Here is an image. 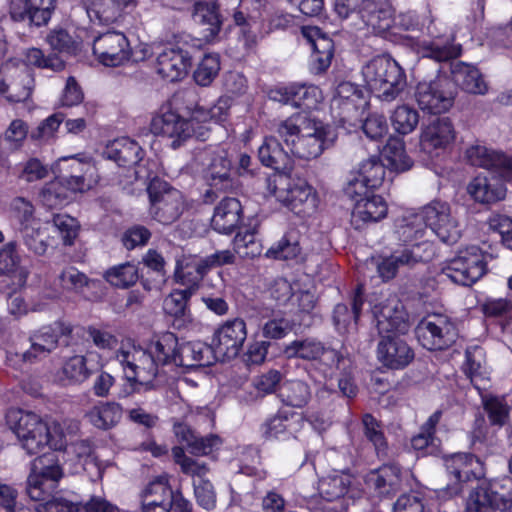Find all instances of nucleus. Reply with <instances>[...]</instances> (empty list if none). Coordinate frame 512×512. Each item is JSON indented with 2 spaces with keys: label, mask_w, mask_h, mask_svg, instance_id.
I'll use <instances>...</instances> for the list:
<instances>
[{
  "label": "nucleus",
  "mask_w": 512,
  "mask_h": 512,
  "mask_svg": "<svg viewBox=\"0 0 512 512\" xmlns=\"http://www.w3.org/2000/svg\"><path fill=\"white\" fill-rule=\"evenodd\" d=\"M460 53V45L438 41L432 42L425 48L420 65L425 66L429 60H434L436 76L429 81L422 80L416 86L415 99L421 110L431 114H440L453 106L457 94L456 87L448 76L439 74L438 63L456 58Z\"/></svg>",
  "instance_id": "f257e3e1"
},
{
  "label": "nucleus",
  "mask_w": 512,
  "mask_h": 512,
  "mask_svg": "<svg viewBox=\"0 0 512 512\" xmlns=\"http://www.w3.org/2000/svg\"><path fill=\"white\" fill-rule=\"evenodd\" d=\"M376 327L381 340L377 353L380 362L391 369H402L414 359V352L401 337L409 329L408 314L399 301L381 307L376 314Z\"/></svg>",
  "instance_id": "f03ea898"
},
{
  "label": "nucleus",
  "mask_w": 512,
  "mask_h": 512,
  "mask_svg": "<svg viewBox=\"0 0 512 512\" xmlns=\"http://www.w3.org/2000/svg\"><path fill=\"white\" fill-rule=\"evenodd\" d=\"M399 233L405 242L410 243L398 245L389 255L379 257L377 272L383 281L394 279L400 270H410L418 264L429 262L435 254L429 241L412 243L425 233L421 223L407 222L400 226Z\"/></svg>",
  "instance_id": "7ed1b4c3"
},
{
  "label": "nucleus",
  "mask_w": 512,
  "mask_h": 512,
  "mask_svg": "<svg viewBox=\"0 0 512 512\" xmlns=\"http://www.w3.org/2000/svg\"><path fill=\"white\" fill-rule=\"evenodd\" d=\"M6 422L30 455L39 453L46 446L54 450L65 447L66 442L59 425L50 426L34 413L11 409L6 414Z\"/></svg>",
  "instance_id": "20e7f679"
},
{
  "label": "nucleus",
  "mask_w": 512,
  "mask_h": 512,
  "mask_svg": "<svg viewBox=\"0 0 512 512\" xmlns=\"http://www.w3.org/2000/svg\"><path fill=\"white\" fill-rule=\"evenodd\" d=\"M368 89L385 102L395 100L406 87V75L402 67L391 57L377 56L362 68Z\"/></svg>",
  "instance_id": "39448f33"
},
{
  "label": "nucleus",
  "mask_w": 512,
  "mask_h": 512,
  "mask_svg": "<svg viewBox=\"0 0 512 512\" xmlns=\"http://www.w3.org/2000/svg\"><path fill=\"white\" fill-rule=\"evenodd\" d=\"M189 167L209 187L225 191L233 186L232 161L222 148L211 145L195 148Z\"/></svg>",
  "instance_id": "423d86ee"
},
{
  "label": "nucleus",
  "mask_w": 512,
  "mask_h": 512,
  "mask_svg": "<svg viewBox=\"0 0 512 512\" xmlns=\"http://www.w3.org/2000/svg\"><path fill=\"white\" fill-rule=\"evenodd\" d=\"M151 217L163 225L177 221L184 212L182 193L165 180L154 177L147 186Z\"/></svg>",
  "instance_id": "0eeeda50"
},
{
  "label": "nucleus",
  "mask_w": 512,
  "mask_h": 512,
  "mask_svg": "<svg viewBox=\"0 0 512 512\" xmlns=\"http://www.w3.org/2000/svg\"><path fill=\"white\" fill-rule=\"evenodd\" d=\"M512 508V478H502L481 482L470 494L467 512H495Z\"/></svg>",
  "instance_id": "6e6552de"
},
{
  "label": "nucleus",
  "mask_w": 512,
  "mask_h": 512,
  "mask_svg": "<svg viewBox=\"0 0 512 512\" xmlns=\"http://www.w3.org/2000/svg\"><path fill=\"white\" fill-rule=\"evenodd\" d=\"M59 450L45 452L36 457L31 463V473L27 479L26 491L28 496L39 502L44 503L53 496L47 498L45 489L52 488L54 483L58 482L63 476V470L60 465Z\"/></svg>",
  "instance_id": "1a4fd4ad"
},
{
  "label": "nucleus",
  "mask_w": 512,
  "mask_h": 512,
  "mask_svg": "<svg viewBox=\"0 0 512 512\" xmlns=\"http://www.w3.org/2000/svg\"><path fill=\"white\" fill-rule=\"evenodd\" d=\"M415 334L420 345L427 350H445L456 342L458 329L448 316L433 314L418 323Z\"/></svg>",
  "instance_id": "9d476101"
},
{
  "label": "nucleus",
  "mask_w": 512,
  "mask_h": 512,
  "mask_svg": "<svg viewBox=\"0 0 512 512\" xmlns=\"http://www.w3.org/2000/svg\"><path fill=\"white\" fill-rule=\"evenodd\" d=\"M72 331V325L62 320L43 326L30 335L31 346L20 354L21 360L24 363H34L41 357L51 354L60 344L69 346L66 338L72 334Z\"/></svg>",
  "instance_id": "9b49d317"
},
{
  "label": "nucleus",
  "mask_w": 512,
  "mask_h": 512,
  "mask_svg": "<svg viewBox=\"0 0 512 512\" xmlns=\"http://www.w3.org/2000/svg\"><path fill=\"white\" fill-rule=\"evenodd\" d=\"M442 272L454 283L470 286L486 273V263L479 248L472 246L449 260Z\"/></svg>",
  "instance_id": "f8f14e48"
},
{
  "label": "nucleus",
  "mask_w": 512,
  "mask_h": 512,
  "mask_svg": "<svg viewBox=\"0 0 512 512\" xmlns=\"http://www.w3.org/2000/svg\"><path fill=\"white\" fill-rule=\"evenodd\" d=\"M34 77L30 68L12 61L0 67V94L10 102L26 101L33 90Z\"/></svg>",
  "instance_id": "ddd939ff"
},
{
  "label": "nucleus",
  "mask_w": 512,
  "mask_h": 512,
  "mask_svg": "<svg viewBox=\"0 0 512 512\" xmlns=\"http://www.w3.org/2000/svg\"><path fill=\"white\" fill-rule=\"evenodd\" d=\"M422 220L444 243L454 244L461 237V229L447 202L432 201L422 209Z\"/></svg>",
  "instance_id": "4468645a"
},
{
  "label": "nucleus",
  "mask_w": 512,
  "mask_h": 512,
  "mask_svg": "<svg viewBox=\"0 0 512 512\" xmlns=\"http://www.w3.org/2000/svg\"><path fill=\"white\" fill-rule=\"evenodd\" d=\"M93 53L100 63L116 67L129 61L132 57L130 43L124 33L107 31L93 41Z\"/></svg>",
  "instance_id": "2eb2a0df"
},
{
  "label": "nucleus",
  "mask_w": 512,
  "mask_h": 512,
  "mask_svg": "<svg viewBox=\"0 0 512 512\" xmlns=\"http://www.w3.org/2000/svg\"><path fill=\"white\" fill-rule=\"evenodd\" d=\"M246 337L247 331L244 320L236 318L223 324L216 331L211 345L216 360H230L237 357Z\"/></svg>",
  "instance_id": "dca6fc26"
},
{
  "label": "nucleus",
  "mask_w": 512,
  "mask_h": 512,
  "mask_svg": "<svg viewBox=\"0 0 512 512\" xmlns=\"http://www.w3.org/2000/svg\"><path fill=\"white\" fill-rule=\"evenodd\" d=\"M150 130L155 135L170 139V146L173 149H178L189 138L197 134L190 121L171 110L154 116L151 120Z\"/></svg>",
  "instance_id": "f3484780"
},
{
  "label": "nucleus",
  "mask_w": 512,
  "mask_h": 512,
  "mask_svg": "<svg viewBox=\"0 0 512 512\" xmlns=\"http://www.w3.org/2000/svg\"><path fill=\"white\" fill-rule=\"evenodd\" d=\"M308 132L298 138L297 143H294L290 148L291 153L301 159H315L319 157L324 149L328 148L333 143V133L331 129L325 127L321 122L307 121L305 127Z\"/></svg>",
  "instance_id": "a211bd4d"
},
{
  "label": "nucleus",
  "mask_w": 512,
  "mask_h": 512,
  "mask_svg": "<svg viewBox=\"0 0 512 512\" xmlns=\"http://www.w3.org/2000/svg\"><path fill=\"white\" fill-rule=\"evenodd\" d=\"M35 512H120L119 508L100 497H92L87 502L75 497L53 495V497L35 506Z\"/></svg>",
  "instance_id": "6ab92c4d"
},
{
  "label": "nucleus",
  "mask_w": 512,
  "mask_h": 512,
  "mask_svg": "<svg viewBox=\"0 0 512 512\" xmlns=\"http://www.w3.org/2000/svg\"><path fill=\"white\" fill-rule=\"evenodd\" d=\"M57 0H11L9 13L14 21H28L41 27L48 24L56 9Z\"/></svg>",
  "instance_id": "aec40b11"
},
{
  "label": "nucleus",
  "mask_w": 512,
  "mask_h": 512,
  "mask_svg": "<svg viewBox=\"0 0 512 512\" xmlns=\"http://www.w3.org/2000/svg\"><path fill=\"white\" fill-rule=\"evenodd\" d=\"M333 103L341 110V119L347 123L362 121L361 115L367 106L363 90L352 82H340L335 89Z\"/></svg>",
  "instance_id": "412c9836"
},
{
  "label": "nucleus",
  "mask_w": 512,
  "mask_h": 512,
  "mask_svg": "<svg viewBox=\"0 0 512 512\" xmlns=\"http://www.w3.org/2000/svg\"><path fill=\"white\" fill-rule=\"evenodd\" d=\"M454 139L455 131L451 120L448 117H436L423 128L420 148L430 157L437 156L438 151L445 149Z\"/></svg>",
  "instance_id": "4be33fe9"
},
{
  "label": "nucleus",
  "mask_w": 512,
  "mask_h": 512,
  "mask_svg": "<svg viewBox=\"0 0 512 512\" xmlns=\"http://www.w3.org/2000/svg\"><path fill=\"white\" fill-rule=\"evenodd\" d=\"M116 358L122 366L130 369L132 375L128 376L129 379L148 382L158 374L160 363L150 347L148 351L135 348L133 351L120 350L117 352Z\"/></svg>",
  "instance_id": "5701e85b"
},
{
  "label": "nucleus",
  "mask_w": 512,
  "mask_h": 512,
  "mask_svg": "<svg viewBox=\"0 0 512 512\" xmlns=\"http://www.w3.org/2000/svg\"><path fill=\"white\" fill-rule=\"evenodd\" d=\"M286 358H300L303 360H317L322 355L327 357L330 365L336 368L340 367V363L344 360L343 355L333 348H327L324 344L315 338H305L294 340L286 345L283 349Z\"/></svg>",
  "instance_id": "b1692460"
},
{
  "label": "nucleus",
  "mask_w": 512,
  "mask_h": 512,
  "mask_svg": "<svg viewBox=\"0 0 512 512\" xmlns=\"http://www.w3.org/2000/svg\"><path fill=\"white\" fill-rule=\"evenodd\" d=\"M191 66L192 57L188 51L180 47H170L158 55L155 69L163 79L174 82L184 78Z\"/></svg>",
  "instance_id": "393cba45"
},
{
  "label": "nucleus",
  "mask_w": 512,
  "mask_h": 512,
  "mask_svg": "<svg viewBox=\"0 0 512 512\" xmlns=\"http://www.w3.org/2000/svg\"><path fill=\"white\" fill-rule=\"evenodd\" d=\"M466 157L471 165L483 167L488 172L495 171L504 180H512V156L474 145L466 150Z\"/></svg>",
  "instance_id": "a878e982"
},
{
  "label": "nucleus",
  "mask_w": 512,
  "mask_h": 512,
  "mask_svg": "<svg viewBox=\"0 0 512 512\" xmlns=\"http://www.w3.org/2000/svg\"><path fill=\"white\" fill-rule=\"evenodd\" d=\"M192 19L202 39L211 42L219 35L223 17L215 1H197L193 5Z\"/></svg>",
  "instance_id": "bb28decb"
},
{
  "label": "nucleus",
  "mask_w": 512,
  "mask_h": 512,
  "mask_svg": "<svg viewBox=\"0 0 512 512\" xmlns=\"http://www.w3.org/2000/svg\"><path fill=\"white\" fill-rule=\"evenodd\" d=\"M104 155L106 158L113 160L118 166L128 168V171H133L135 179L143 178L140 175L141 171L136 169L140 167L139 163L143 157V149L139 144L129 138H120L110 142L105 150Z\"/></svg>",
  "instance_id": "cd10ccee"
},
{
  "label": "nucleus",
  "mask_w": 512,
  "mask_h": 512,
  "mask_svg": "<svg viewBox=\"0 0 512 512\" xmlns=\"http://www.w3.org/2000/svg\"><path fill=\"white\" fill-rule=\"evenodd\" d=\"M495 171L476 176L468 185L467 192L478 203L494 204L506 197V186Z\"/></svg>",
  "instance_id": "c85d7f7f"
},
{
  "label": "nucleus",
  "mask_w": 512,
  "mask_h": 512,
  "mask_svg": "<svg viewBox=\"0 0 512 512\" xmlns=\"http://www.w3.org/2000/svg\"><path fill=\"white\" fill-rule=\"evenodd\" d=\"M474 460V456L467 453H457L446 460L447 473L453 483L447 484L439 490V495L443 498L453 497L462 491V484L476 477L475 473L469 468Z\"/></svg>",
  "instance_id": "c756f323"
},
{
  "label": "nucleus",
  "mask_w": 512,
  "mask_h": 512,
  "mask_svg": "<svg viewBox=\"0 0 512 512\" xmlns=\"http://www.w3.org/2000/svg\"><path fill=\"white\" fill-rule=\"evenodd\" d=\"M387 210L386 202L379 195L371 194L368 197L356 199L351 214V224L355 229H361L364 224L385 218Z\"/></svg>",
  "instance_id": "7c9ffc66"
},
{
  "label": "nucleus",
  "mask_w": 512,
  "mask_h": 512,
  "mask_svg": "<svg viewBox=\"0 0 512 512\" xmlns=\"http://www.w3.org/2000/svg\"><path fill=\"white\" fill-rule=\"evenodd\" d=\"M216 361L211 345L201 341H180L176 365L186 368L210 366Z\"/></svg>",
  "instance_id": "2f4dec72"
},
{
  "label": "nucleus",
  "mask_w": 512,
  "mask_h": 512,
  "mask_svg": "<svg viewBox=\"0 0 512 512\" xmlns=\"http://www.w3.org/2000/svg\"><path fill=\"white\" fill-rule=\"evenodd\" d=\"M258 159L264 166L291 177L293 160L275 137L265 138L258 148Z\"/></svg>",
  "instance_id": "473e14b6"
},
{
  "label": "nucleus",
  "mask_w": 512,
  "mask_h": 512,
  "mask_svg": "<svg viewBox=\"0 0 512 512\" xmlns=\"http://www.w3.org/2000/svg\"><path fill=\"white\" fill-rule=\"evenodd\" d=\"M363 294V286L357 285L352 292L349 304L339 303L335 306L332 319L338 332L345 333L348 332L352 326H356L364 304Z\"/></svg>",
  "instance_id": "72a5a7b5"
},
{
  "label": "nucleus",
  "mask_w": 512,
  "mask_h": 512,
  "mask_svg": "<svg viewBox=\"0 0 512 512\" xmlns=\"http://www.w3.org/2000/svg\"><path fill=\"white\" fill-rule=\"evenodd\" d=\"M241 218L240 201L234 197H225L215 207L211 224L219 233L231 234L239 226Z\"/></svg>",
  "instance_id": "f704fd0d"
},
{
  "label": "nucleus",
  "mask_w": 512,
  "mask_h": 512,
  "mask_svg": "<svg viewBox=\"0 0 512 512\" xmlns=\"http://www.w3.org/2000/svg\"><path fill=\"white\" fill-rule=\"evenodd\" d=\"M401 468L395 463L384 464L370 471L365 478L366 483L379 494L389 495L400 489L402 478Z\"/></svg>",
  "instance_id": "c9c22d12"
},
{
  "label": "nucleus",
  "mask_w": 512,
  "mask_h": 512,
  "mask_svg": "<svg viewBox=\"0 0 512 512\" xmlns=\"http://www.w3.org/2000/svg\"><path fill=\"white\" fill-rule=\"evenodd\" d=\"M451 73L454 85L460 86L468 93L483 95L488 90L482 74L471 64L464 62L452 63Z\"/></svg>",
  "instance_id": "e433bc0d"
},
{
  "label": "nucleus",
  "mask_w": 512,
  "mask_h": 512,
  "mask_svg": "<svg viewBox=\"0 0 512 512\" xmlns=\"http://www.w3.org/2000/svg\"><path fill=\"white\" fill-rule=\"evenodd\" d=\"M207 273L202 259L182 258L176 261L174 279L177 283L185 286L184 289L195 293Z\"/></svg>",
  "instance_id": "4c0bfd02"
},
{
  "label": "nucleus",
  "mask_w": 512,
  "mask_h": 512,
  "mask_svg": "<svg viewBox=\"0 0 512 512\" xmlns=\"http://www.w3.org/2000/svg\"><path fill=\"white\" fill-rule=\"evenodd\" d=\"M193 294L190 290L175 289L164 299L163 309L174 317L173 326L177 329L184 328L192 321L188 301Z\"/></svg>",
  "instance_id": "58836bf2"
},
{
  "label": "nucleus",
  "mask_w": 512,
  "mask_h": 512,
  "mask_svg": "<svg viewBox=\"0 0 512 512\" xmlns=\"http://www.w3.org/2000/svg\"><path fill=\"white\" fill-rule=\"evenodd\" d=\"M59 287L63 292L85 296L86 290L96 288L98 280L90 279L74 266L64 268L57 276Z\"/></svg>",
  "instance_id": "ea45409f"
},
{
  "label": "nucleus",
  "mask_w": 512,
  "mask_h": 512,
  "mask_svg": "<svg viewBox=\"0 0 512 512\" xmlns=\"http://www.w3.org/2000/svg\"><path fill=\"white\" fill-rule=\"evenodd\" d=\"M279 398L286 406L303 408L311 399V390L302 380H290L280 387Z\"/></svg>",
  "instance_id": "a19ab883"
},
{
  "label": "nucleus",
  "mask_w": 512,
  "mask_h": 512,
  "mask_svg": "<svg viewBox=\"0 0 512 512\" xmlns=\"http://www.w3.org/2000/svg\"><path fill=\"white\" fill-rule=\"evenodd\" d=\"M301 253V236L296 230H291L267 250L266 256L278 260H290L298 258Z\"/></svg>",
  "instance_id": "79ce46f5"
},
{
  "label": "nucleus",
  "mask_w": 512,
  "mask_h": 512,
  "mask_svg": "<svg viewBox=\"0 0 512 512\" xmlns=\"http://www.w3.org/2000/svg\"><path fill=\"white\" fill-rule=\"evenodd\" d=\"M362 19L368 26H371L377 33L389 31L394 24L390 9L379 8L371 1H363L360 10Z\"/></svg>",
  "instance_id": "37998d69"
},
{
  "label": "nucleus",
  "mask_w": 512,
  "mask_h": 512,
  "mask_svg": "<svg viewBox=\"0 0 512 512\" xmlns=\"http://www.w3.org/2000/svg\"><path fill=\"white\" fill-rule=\"evenodd\" d=\"M352 483V476L345 471L322 478L319 481L320 495L327 501H334L343 497Z\"/></svg>",
  "instance_id": "c03bdc74"
},
{
  "label": "nucleus",
  "mask_w": 512,
  "mask_h": 512,
  "mask_svg": "<svg viewBox=\"0 0 512 512\" xmlns=\"http://www.w3.org/2000/svg\"><path fill=\"white\" fill-rule=\"evenodd\" d=\"M122 9L116 0H86V11L90 20L99 24L115 22Z\"/></svg>",
  "instance_id": "a18cd8bd"
},
{
  "label": "nucleus",
  "mask_w": 512,
  "mask_h": 512,
  "mask_svg": "<svg viewBox=\"0 0 512 512\" xmlns=\"http://www.w3.org/2000/svg\"><path fill=\"white\" fill-rule=\"evenodd\" d=\"M180 341L172 332H165L151 342L150 348L153 351L160 365L175 364L178 355Z\"/></svg>",
  "instance_id": "49530a36"
},
{
  "label": "nucleus",
  "mask_w": 512,
  "mask_h": 512,
  "mask_svg": "<svg viewBox=\"0 0 512 512\" xmlns=\"http://www.w3.org/2000/svg\"><path fill=\"white\" fill-rule=\"evenodd\" d=\"M86 417L95 427L108 430L121 420L122 407L116 402H107L93 408Z\"/></svg>",
  "instance_id": "de8ad7c7"
},
{
  "label": "nucleus",
  "mask_w": 512,
  "mask_h": 512,
  "mask_svg": "<svg viewBox=\"0 0 512 512\" xmlns=\"http://www.w3.org/2000/svg\"><path fill=\"white\" fill-rule=\"evenodd\" d=\"M481 401L491 425L502 427L509 421L511 408L504 397L485 393Z\"/></svg>",
  "instance_id": "09e8293b"
},
{
  "label": "nucleus",
  "mask_w": 512,
  "mask_h": 512,
  "mask_svg": "<svg viewBox=\"0 0 512 512\" xmlns=\"http://www.w3.org/2000/svg\"><path fill=\"white\" fill-rule=\"evenodd\" d=\"M282 201L296 213L304 212L301 206L311 203L314 205V198L312 197V187L308 185L305 180L299 179L297 183L287 184L286 195Z\"/></svg>",
  "instance_id": "8fccbe9b"
},
{
  "label": "nucleus",
  "mask_w": 512,
  "mask_h": 512,
  "mask_svg": "<svg viewBox=\"0 0 512 512\" xmlns=\"http://www.w3.org/2000/svg\"><path fill=\"white\" fill-rule=\"evenodd\" d=\"M104 279L112 286L128 288L139 280V272L136 265L126 262L107 269L103 275Z\"/></svg>",
  "instance_id": "3c124183"
},
{
  "label": "nucleus",
  "mask_w": 512,
  "mask_h": 512,
  "mask_svg": "<svg viewBox=\"0 0 512 512\" xmlns=\"http://www.w3.org/2000/svg\"><path fill=\"white\" fill-rule=\"evenodd\" d=\"M172 455L175 463L180 466L182 473L197 478V480H206L205 477L209 473L210 468L205 462H200L187 456L184 449L179 446L172 448Z\"/></svg>",
  "instance_id": "603ef678"
},
{
  "label": "nucleus",
  "mask_w": 512,
  "mask_h": 512,
  "mask_svg": "<svg viewBox=\"0 0 512 512\" xmlns=\"http://www.w3.org/2000/svg\"><path fill=\"white\" fill-rule=\"evenodd\" d=\"M383 154L397 171H406L412 167L413 162L406 154L404 142L400 138L390 137L383 148Z\"/></svg>",
  "instance_id": "864d4df0"
},
{
  "label": "nucleus",
  "mask_w": 512,
  "mask_h": 512,
  "mask_svg": "<svg viewBox=\"0 0 512 512\" xmlns=\"http://www.w3.org/2000/svg\"><path fill=\"white\" fill-rule=\"evenodd\" d=\"M362 424L364 435L374 445L378 458L386 457L388 446L380 422L371 414H365Z\"/></svg>",
  "instance_id": "5fc2aeb1"
},
{
  "label": "nucleus",
  "mask_w": 512,
  "mask_h": 512,
  "mask_svg": "<svg viewBox=\"0 0 512 512\" xmlns=\"http://www.w3.org/2000/svg\"><path fill=\"white\" fill-rule=\"evenodd\" d=\"M142 263L153 271L156 275L154 283L151 284L147 279L141 278V284L144 289L151 291L153 288H158L162 283L165 282L166 271H165V260L163 256L154 249H149L142 258Z\"/></svg>",
  "instance_id": "6e6d98bb"
},
{
  "label": "nucleus",
  "mask_w": 512,
  "mask_h": 512,
  "mask_svg": "<svg viewBox=\"0 0 512 512\" xmlns=\"http://www.w3.org/2000/svg\"><path fill=\"white\" fill-rule=\"evenodd\" d=\"M61 372L64 379L70 384H80L92 374V371L87 367L86 358L82 355H74L67 359Z\"/></svg>",
  "instance_id": "4d7b16f0"
},
{
  "label": "nucleus",
  "mask_w": 512,
  "mask_h": 512,
  "mask_svg": "<svg viewBox=\"0 0 512 512\" xmlns=\"http://www.w3.org/2000/svg\"><path fill=\"white\" fill-rule=\"evenodd\" d=\"M482 349L478 346L468 347L465 351L466 361L464 363V372L470 379L471 383L477 390H482L485 387L482 385L484 378L482 377Z\"/></svg>",
  "instance_id": "13d9d810"
},
{
  "label": "nucleus",
  "mask_w": 512,
  "mask_h": 512,
  "mask_svg": "<svg viewBox=\"0 0 512 512\" xmlns=\"http://www.w3.org/2000/svg\"><path fill=\"white\" fill-rule=\"evenodd\" d=\"M22 64L26 67L34 66L41 69H51L61 71L64 68V61L56 55L45 56L43 51L38 48L27 49L22 58Z\"/></svg>",
  "instance_id": "bf43d9fd"
},
{
  "label": "nucleus",
  "mask_w": 512,
  "mask_h": 512,
  "mask_svg": "<svg viewBox=\"0 0 512 512\" xmlns=\"http://www.w3.org/2000/svg\"><path fill=\"white\" fill-rule=\"evenodd\" d=\"M386 169L378 156H371L363 161L358 170V175L366 181L371 188H378L385 179Z\"/></svg>",
  "instance_id": "052dcab7"
},
{
  "label": "nucleus",
  "mask_w": 512,
  "mask_h": 512,
  "mask_svg": "<svg viewBox=\"0 0 512 512\" xmlns=\"http://www.w3.org/2000/svg\"><path fill=\"white\" fill-rule=\"evenodd\" d=\"M391 122L397 133L407 135L417 127L419 114L410 106H398L391 116Z\"/></svg>",
  "instance_id": "680f3d73"
},
{
  "label": "nucleus",
  "mask_w": 512,
  "mask_h": 512,
  "mask_svg": "<svg viewBox=\"0 0 512 512\" xmlns=\"http://www.w3.org/2000/svg\"><path fill=\"white\" fill-rule=\"evenodd\" d=\"M70 192L65 183L57 178L45 185L41 192L42 203L49 208H57L69 201Z\"/></svg>",
  "instance_id": "e2e57ef3"
},
{
  "label": "nucleus",
  "mask_w": 512,
  "mask_h": 512,
  "mask_svg": "<svg viewBox=\"0 0 512 512\" xmlns=\"http://www.w3.org/2000/svg\"><path fill=\"white\" fill-rule=\"evenodd\" d=\"M220 70V59L218 54H206L197 69L194 71L193 77L195 82L203 87L209 86L216 78Z\"/></svg>",
  "instance_id": "0e129e2a"
},
{
  "label": "nucleus",
  "mask_w": 512,
  "mask_h": 512,
  "mask_svg": "<svg viewBox=\"0 0 512 512\" xmlns=\"http://www.w3.org/2000/svg\"><path fill=\"white\" fill-rule=\"evenodd\" d=\"M23 245L35 255L42 256L46 253L48 243L46 237L39 229L25 224L20 230Z\"/></svg>",
  "instance_id": "69168bd1"
},
{
  "label": "nucleus",
  "mask_w": 512,
  "mask_h": 512,
  "mask_svg": "<svg viewBox=\"0 0 512 512\" xmlns=\"http://www.w3.org/2000/svg\"><path fill=\"white\" fill-rule=\"evenodd\" d=\"M307 119L304 116L296 115L282 121L277 128L279 137L286 143L288 147H293L297 143L302 124L307 125Z\"/></svg>",
  "instance_id": "338daca9"
},
{
  "label": "nucleus",
  "mask_w": 512,
  "mask_h": 512,
  "mask_svg": "<svg viewBox=\"0 0 512 512\" xmlns=\"http://www.w3.org/2000/svg\"><path fill=\"white\" fill-rule=\"evenodd\" d=\"M221 444L222 440L216 434H209L207 436L196 434L188 447V451L194 456H205L212 453L214 450H218Z\"/></svg>",
  "instance_id": "774afa93"
}]
</instances>
